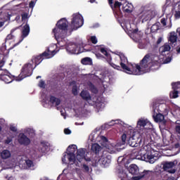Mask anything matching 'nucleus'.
<instances>
[{"mask_svg": "<svg viewBox=\"0 0 180 180\" xmlns=\"http://www.w3.org/2000/svg\"><path fill=\"white\" fill-rule=\"evenodd\" d=\"M67 32H68V20L66 18L59 20L56 27L52 30L56 40L57 39H65L67 36Z\"/></svg>", "mask_w": 180, "mask_h": 180, "instance_id": "obj_1", "label": "nucleus"}, {"mask_svg": "<svg viewBox=\"0 0 180 180\" xmlns=\"http://www.w3.org/2000/svg\"><path fill=\"white\" fill-rule=\"evenodd\" d=\"M139 66L141 68V74H143V68H153V67H155L154 69L158 70L160 67V63L157 60H154L153 53H148L141 60Z\"/></svg>", "mask_w": 180, "mask_h": 180, "instance_id": "obj_2", "label": "nucleus"}, {"mask_svg": "<svg viewBox=\"0 0 180 180\" xmlns=\"http://www.w3.org/2000/svg\"><path fill=\"white\" fill-rule=\"evenodd\" d=\"M120 58L121 60V62L120 64L124 72H126L127 74H129L132 75H141V67H140V65H135V68H134L131 70L126 64V63H127V58H126L124 55H121Z\"/></svg>", "mask_w": 180, "mask_h": 180, "instance_id": "obj_3", "label": "nucleus"}, {"mask_svg": "<svg viewBox=\"0 0 180 180\" xmlns=\"http://www.w3.org/2000/svg\"><path fill=\"white\" fill-rule=\"evenodd\" d=\"M56 55V51H50V50L45 51L39 55L32 56L31 59L32 64H34V68H36L37 65H40L43 60H46L47 58H51L53 56Z\"/></svg>", "mask_w": 180, "mask_h": 180, "instance_id": "obj_4", "label": "nucleus"}, {"mask_svg": "<svg viewBox=\"0 0 180 180\" xmlns=\"http://www.w3.org/2000/svg\"><path fill=\"white\" fill-rule=\"evenodd\" d=\"M5 65L4 60L0 61V80L4 81L5 84H11L15 79V76L12 75L9 71L2 69Z\"/></svg>", "mask_w": 180, "mask_h": 180, "instance_id": "obj_5", "label": "nucleus"}, {"mask_svg": "<svg viewBox=\"0 0 180 180\" xmlns=\"http://www.w3.org/2000/svg\"><path fill=\"white\" fill-rule=\"evenodd\" d=\"M34 69L35 68H33V64L32 63H25L21 69L18 81H22V79H25V78H27V77H31Z\"/></svg>", "mask_w": 180, "mask_h": 180, "instance_id": "obj_6", "label": "nucleus"}, {"mask_svg": "<svg viewBox=\"0 0 180 180\" xmlns=\"http://www.w3.org/2000/svg\"><path fill=\"white\" fill-rule=\"evenodd\" d=\"M84 25V18L79 13H75L72 15V19L71 24L70 25V29L72 30H77L79 29Z\"/></svg>", "mask_w": 180, "mask_h": 180, "instance_id": "obj_7", "label": "nucleus"}, {"mask_svg": "<svg viewBox=\"0 0 180 180\" xmlns=\"http://www.w3.org/2000/svg\"><path fill=\"white\" fill-rule=\"evenodd\" d=\"M68 159L70 164H75V153H77V145H70L67 148Z\"/></svg>", "mask_w": 180, "mask_h": 180, "instance_id": "obj_8", "label": "nucleus"}, {"mask_svg": "<svg viewBox=\"0 0 180 180\" xmlns=\"http://www.w3.org/2000/svg\"><path fill=\"white\" fill-rule=\"evenodd\" d=\"M153 113H156V112L158 113H164V115L168 113V108L165 103H153Z\"/></svg>", "mask_w": 180, "mask_h": 180, "instance_id": "obj_9", "label": "nucleus"}, {"mask_svg": "<svg viewBox=\"0 0 180 180\" xmlns=\"http://www.w3.org/2000/svg\"><path fill=\"white\" fill-rule=\"evenodd\" d=\"M126 140H127L129 144L134 147L135 144L133 145V143H136V132L134 131H130V134L126 135V134H123L122 135V141L123 144L126 143Z\"/></svg>", "mask_w": 180, "mask_h": 180, "instance_id": "obj_10", "label": "nucleus"}, {"mask_svg": "<svg viewBox=\"0 0 180 180\" xmlns=\"http://www.w3.org/2000/svg\"><path fill=\"white\" fill-rule=\"evenodd\" d=\"M77 153L76 158L79 162H82V160H84L86 162H92L91 158L85 156V150L84 149L80 148L77 150Z\"/></svg>", "mask_w": 180, "mask_h": 180, "instance_id": "obj_11", "label": "nucleus"}, {"mask_svg": "<svg viewBox=\"0 0 180 180\" xmlns=\"http://www.w3.org/2000/svg\"><path fill=\"white\" fill-rule=\"evenodd\" d=\"M153 18H154V16H153V11L151 10L143 11L139 14V19L142 20V23L148 20H151Z\"/></svg>", "mask_w": 180, "mask_h": 180, "instance_id": "obj_12", "label": "nucleus"}, {"mask_svg": "<svg viewBox=\"0 0 180 180\" xmlns=\"http://www.w3.org/2000/svg\"><path fill=\"white\" fill-rule=\"evenodd\" d=\"M100 51H101V53H102V54H104V56H105L108 63H109V64L111 65V67H112V68H115V70H120V65H117L115 63H111L112 62V56L109 54V53H108V51L106 50V49L101 48Z\"/></svg>", "mask_w": 180, "mask_h": 180, "instance_id": "obj_13", "label": "nucleus"}, {"mask_svg": "<svg viewBox=\"0 0 180 180\" xmlns=\"http://www.w3.org/2000/svg\"><path fill=\"white\" fill-rule=\"evenodd\" d=\"M67 51L71 54H79V46L77 44H70L66 47Z\"/></svg>", "mask_w": 180, "mask_h": 180, "instance_id": "obj_14", "label": "nucleus"}, {"mask_svg": "<svg viewBox=\"0 0 180 180\" xmlns=\"http://www.w3.org/2000/svg\"><path fill=\"white\" fill-rule=\"evenodd\" d=\"M18 143L21 146H29L30 144V139H29L25 134L21 133L18 136Z\"/></svg>", "mask_w": 180, "mask_h": 180, "instance_id": "obj_15", "label": "nucleus"}, {"mask_svg": "<svg viewBox=\"0 0 180 180\" xmlns=\"http://www.w3.org/2000/svg\"><path fill=\"white\" fill-rule=\"evenodd\" d=\"M146 172H149L147 178H150V176H152L153 179H161L162 178V171L161 169H157L155 172L146 171Z\"/></svg>", "mask_w": 180, "mask_h": 180, "instance_id": "obj_16", "label": "nucleus"}, {"mask_svg": "<svg viewBox=\"0 0 180 180\" xmlns=\"http://www.w3.org/2000/svg\"><path fill=\"white\" fill-rule=\"evenodd\" d=\"M120 6H122V2L116 1L114 4V6H112V8H111L115 16H120V13H122V11H120Z\"/></svg>", "mask_w": 180, "mask_h": 180, "instance_id": "obj_17", "label": "nucleus"}, {"mask_svg": "<svg viewBox=\"0 0 180 180\" xmlns=\"http://www.w3.org/2000/svg\"><path fill=\"white\" fill-rule=\"evenodd\" d=\"M141 160L143 161H146V162H150V164H154V156L151 153H146L141 156Z\"/></svg>", "mask_w": 180, "mask_h": 180, "instance_id": "obj_18", "label": "nucleus"}, {"mask_svg": "<svg viewBox=\"0 0 180 180\" xmlns=\"http://www.w3.org/2000/svg\"><path fill=\"white\" fill-rule=\"evenodd\" d=\"M178 164V161L174 160L173 162H163V169L167 171L171 168H174L175 165Z\"/></svg>", "mask_w": 180, "mask_h": 180, "instance_id": "obj_19", "label": "nucleus"}, {"mask_svg": "<svg viewBox=\"0 0 180 180\" xmlns=\"http://www.w3.org/2000/svg\"><path fill=\"white\" fill-rule=\"evenodd\" d=\"M80 96L83 101H92V96H91V94H89V91L86 90H82L80 93Z\"/></svg>", "mask_w": 180, "mask_h": 180, "instance_id": "obj_20", "label": "nucleus"}, {"mask_svg": "<svg viewBox=\"0 0 180 180\" xmlns=\"http://www.w3.org/2000/svg\"><path fill=\"white\" fill-rule=\"evenodd\" d=\"M100 161L102 165H104V167H109V164H110V162H112V160H110V159L108 158H103L101 159L98 158V160H96L95 161V164H98V162H99Z\"/></svg>", "mask_w": 180, "mask_h": 180, "instance_id": "obj_21", "label": "nucleus"}, {"mask_svg": "<svg viewBox=\"0 0 180 180\" xmlns=\"http://www.w3.org/2000/svg\"><path fill=\"white\" fill-rule=\"evenodd\" d=\"M29 33H30V27L29 24L26 23L22 28V37L25 39V37H27L29 36Z\"/></svg>", "mask_w": 180, "mask_h": 180, "instance_id": "obj_22", "label": "nucleus"}, {"mask_svg": "<svg viewBox=\"0 0 180 180\" xmlns=\"http://www.w3.org/2000/svg\"><path fill=\"white\" fill-rule=\"evenodd\" d=\"M153 117L155 120V122H162V120H164V113L162 112H154V114L153 115Z\"/></svg>", "mask_w": 180, "mask_h": 180, "instance_id": "obj_23", "label": "nucleus"}, {"mask_svg": "<svg viewBox=\"0 0 180 180\" xmlns=\"http://www.w3.org/2000/svg\"><path fill=\"white\" fill-rule=\"evenodd\" d=\"M49 102L52 105H55V106H59L60 103H61V100L54 96H50Z\"/></svg>", "mask_w": 180, "mask_h": 180, "instance_id": "obj_24", "label": "nucleus"}, {"mask_svg": "<svg viewBox=\"0 0 180 180\" xmlns=\"http://www.w3.org/2000/svg\"><path fill=\"white\" fill-rule=\"evenodd\" d=\"M101 150H102V147L99 144L93 143L91 145V151L96 154V155L99 154V151H101Z\"/></svg>", "mask_w": 180, "mask_h": 180, "instance_id": "obj_25", "label": "nucleus"}, {"mask_svg": "<svg viewBox=\"0 0 180 180\" xmlns=\"http://www.w3.org/2000/svg\"><path fill=\"white\" fill-rule=\"evenodd\" d=\"M169 50H171V46L167 44H165L159 49V51L162 56H164V53H167V51H169Z\"/></svg>", "mask_w": 180, "mask_h": 180, "instance_id": "obj_26", "label": "nucleus"}, {"mask_svg": "<svg viewBox=\"0 0 180 180\" xmlns=\"http://www.w3.org/2000/svg\"><path fill=\"white\" fill-rule=\"evenodd\" d=\"M129 172L132 175H137V174H139V167L136 165H131L129 166Z\"/></svg>", "mask_w": 180, "mask_h": 180, "instance_id": "obj_27", "label": "nucleus"}, {"mask_svg": "<svg viewBox=\"0 0 180 180\" xmlns=\"http://www.w3.org/2000/svg\"><path fill=\"white\" fill-rule=\"evenodd\" d=\"M11 151H9L8 150H4L1 153V156L3 160H8V158H9L11 157Z\"/></svg>", "mask_w": 180, "mask_h": 180, "instance_id": "obj_28", "label": "nucleus"}, {"mask_svg": "<svg viewBox=\"0 0 180 180\" xmlns=\"http://www.w3.org/2000/svg\"><path fill=\"white\" fill-rule=\"evenodd\" d=\"M147 124H150V122L147 120L141 119L137 122V126L139 127H146Z\"/></svg>", "mask_w": 180, "mask_h": 180, "instance_id": "obj_29", "label": "nucleus"}, {"mask_svg": "<svg viewBox=\"0 0 180 180\" xmlns=\"http://www.w3.org/2000/svg\"><path fill=\"white\" fill-rule=\"evenodd\" d=\"M176 40H178V37L175 34V32H171L170 37L169 38V41H170V44H174V43H176Z\"/></svg>", "mask_w": 180, "mask_h": 180, "instance_id": "obj_30", "label": "nucleus"}, {"mask_svg": "<svg viewBox=\"0 0 180 180\" xmlns=\"http://www.w3.org/2000/svg\"><path fill=\"white\" fill-rule=\"evenodd\" d=\"M170 99H176L179 96V91L173 89L169 93Z\"/></svg>", "mask_w": 180, "mask_h": 180, "instance_id": "obj_31", "label": "nucleus"}, {"mask_svg": "<svg viewBox=\"0 0 180 180\" xmlns=\"http://www.w3.org/2000/svg\"><path fill=\"white\" fill-rule=\"evenodd\" d=\"M83 65H92V59L91 58H84L81 60Z\"/></svg>", "mask_w": 180, "mask_h": 180, "instance_id": "obj_32", "label": "nucleus"}, {"mask_svg": "<svg viewBox=\"0 0 180 180\" xmlns=\"http://www.w3.org/2000/svg\"><path fill=\"white\" fill-rule=\"evenodd\" d=\"M150 174V172H146V170L143 172L139 176H136L134 177V180H140L142 178H148L147 176Z\"/></svg>", "mask_w": 180, "mask_h": 180, "instance_id": "obj_33", "label": "nucleus"}, {"mask_svg": "<svg viewBox=\"0 0 180 180\" xmlns=\"http://www.w3.org/2000/svg\"><path fill=\"white\" fill-rule=\"evenodd\" d=\"M158 30H160V22L153 24L150 27V32L152 33H155Z\"/></svg>", "mask_w": 180, "mask_h": 180, "instance_id": "obj_34", "label": "nucleus"}, {"mask_svg": "<svg viewBox=\"0 0 180 180\" xmlns=\"http://www.w3.org/2000/svg\"><path fill=\"white\" fill-rule=\"evenodd\" d=\"M20 27H17L15 28H13L11 30V34H8L7 37H6V40H12V39H13L15 37L12 34V33H13V32H15V30H18V29H19Z\"/></svg>", "mask_w": 180, "mask_h": 180, "instance_id": "obj_35", "label": "nucleus"}, {"mask_svg": "<svg viewBox=\"0 0 180 180\" xmlns=\"http://www.w3.org/2000/svg\"><path fill=\"white\" fill-rule=\"evenodd\" d=\"M172 88L176 91H180V82H172Z\"/></svg>", "mask_w": 180, "mask_h": 180, "instance_id": "obj_36", "label": "nucleus"}, {"mask_svg": "<svg viewBox=\"0 0 180 180\" xmlns=\"http://www.w3.org/2000/svg\"><path fill=\"white\" fill-rule=\"evenodd\" d=\"M89 89L92 94H98V89L92 83L89 84Z\"/></svg>", "mask_w": 180, "mask_h": 180, "instance_id": "obj_37", "label": "nucleus"}, {"mask_svg": "<svg viewBox=\"0 0 180 180\" xmlns=\"http://www.w3.org/2000/svg\"><path fill=\"white\" fill-rule=\"evenodd\" d=\"M122 11L125 13H131L132 11L129 8V6L126 5V6L122 7Z\"/></svg>", "mask_w": 180, "mask_h": 180, "instance_id": "obj_38", "label": "nucleus"}, {"mask_svg": "<svg viewBox=\"0 0 180 180\" xmlns=\"http://www.w3.org/2000/svg\"><path fill=\"white\" fill-rule=\"evenodd\" d=\"M72 94H73V95L75 96H77V95H78V89L76 85H74L72 88Z\"/></svg>", "mask_w": 180, "mask_h": 180, "instance_id": "obj_39", "label": "nucleus"}, {"mask_svg": "<svg viewBox=\"0 0 180 180\" xmlns=\"http://www.w3.org/2000/svg\"><path fill=\"white\" fill-rule=\"evenodd\" d=\"M25 164L28 168H32V167H33V161L31 160H25Z\"/></svg>", "mask_w": 180, "mask_h": 180, "instance_id": "obj_40", "label": "nucleus"}, {"mask_svg": "<svg viewBox=\"0 0 180 180\" xmlns=\"http://www.w3.org/2000/svg\"><path fill=\"white\" fill-rule=\"evenodd\" d=\"M90 40L93 44H96V43H98V39H96V37L95 36L91 37Z\"/></svg>", "mask_w": 180, "mask_h": 180, "instance_id": "obj_41", "label": "nucleus"}, {"mask_svg": "<svg viewBox=\"0 0 180 180\" xmlns=\"http://www.w3.org/2000/svg\"><path fill=\"white\" fill-rule=\"evenodd\" d=\"M39 88H43V89L46 88V83L44 82V81L40 80L39 83Z\"/></svg>", "mask_w": 180, "mask_h": 180, "instance_id": "obj_42", "label": "nucleus"}, {"mask_svg": "<svg viewBox=\"0 0 180 180\" xmlns=\"http://www.w3.org/2000/svg\"><path fill=\"white\" fill-rule=\"evenodd\" d=\"M82 168L84 172H89V167L88 165L84 164Z\"/></svg>", "mask_w": 180, "mask_h": 180, "instance_id": "obj_43", "label": "nucleus"}, {"mask_svg": "<svg viewBox=\"0 0 180 180\" xmlns=\"http://www.w3.org/2000/svg\"><path fill=\"white\" fill-rule=\"evenodd\" d=\"M42 147L45 148V150H47L49 148V143H46L45 141H43L41 143Z\"/></svg>", "mask_w": 180, "mask_h": 180, "instance_id": "obj_44", "label": "nucleus"}, {"mask_svg": "<svg viewBox=\"0 0 180 180\" xmlns=\"http://www.w3.org/2000/svg\"><path fill=\"white\" fill-rule=\"evenodd\" d=\"M96 57L100 60L102 58H105V56H103V55L101 54L100 53H96Z\"/></svg>", "mask_w": 180, "mask_h": 180, "instance_id": "obj_45", "label": "nucleus"}, {"mask_svg": "<svg viewBox=\"0 0 180 180\" xmlns=\"http://www.w3.org/2000/svg\"><path fill=\"white\" fill-rule=\"evenodd\" d=\"M160 22L162 23V25H163V26H167V18H162Z\"/></svg>", "mask_w": 180, "mask_h": 180, "instance_id": "obj_46", "label": "nucleus"}, {"mask_svg": "<svg viewBox=\"0 0 180 180\" xmlns=\"http://www.w3.org/2000/svg\"><path fill=\"white\" fill-rule=\"evenodd\" d=\"M10 130L11 131H13L14 133H16V131H18V129H16V127L13 126L10 127Z\"/></svg>", "mask_w": 180, "mask_h": 180, "instance_id": "obj_47", "label": "nucleus"}, {"mask_svg": "<svg viewBox=\"0 0 180 180\" xmlns=\"http://www.w3.org/2000/svg\"><path fill=\"white\" fill-rule=\"evenodd\" d=\"M174 16L176 19H179L180 18V11H176Z\"/></svg>", "mask_w": 180, "mask_h": 180, "instance_id": "obj_48", "label": "nucleus"}, {"mask_svg": "<svg viewBox=\"0 0 180 180\" xmlns=\"http://www.w3.org/2000/svg\"><path fill=\"white\" fill-rule=\"evenodd\" d=\"M21 18L22 20H26V19H27V13L22 14Z\"/></svg>", "mask_w": 180, "mask_h": 180, "instance_id": "obj_49", "label": "nucleus"}, {"mask_svg": "<svg viewBox=\"0 0 180 180\" xmlns=\"http://www.w3.org/2000/svg\"><path fill=\"white\" fill-rule=\"evenodd\" d=\"M34 5H36V4L34 3V1H31L30 2L29 7H30V8H34Z\"/></svg>", "mask_w": 180, "mask_h": 180, "instance_id": "obj_50", "label": "nucleus"}, {"mask_svg": "<svg viewBox=\"0 0 180 180\" xmlns=\"http://www.w3.org/2000/svg\"><path fill=\"white\" fill-rule=\"evenodd\" d=\"M11 143H12V139H11L10 138H8L5 140V144H11Z\"/></svg>", "mask_w": 180, "mask_h": 180, "instance_id": "obj_51", "label": "nucleus"}, {"mask_svg": "<svg viewBox=\"0 0 180 180\" xmlns=\"http://www.w3.org/2000/svg\"><path fill=\"white\" fill-rule=\"evenodd\" d=\"M64 133L65 134H70L71 133V131L70 130V129L66 128L64 129Z\"/></svg>", "mask_w": 180, "mask_h": 180, "instance_id": "obj_52", "label": "nucleus"}, {"mask_svg": "<svg viewBox=\"0 0 180 180\" xmlns=\"http://www.w3.org/2000/svg\"><path fill=\"white\" fill-rule=\"evenodd\" d=\"M65 157H67V154H65L63 155V157L62 158V162H63V164H67L66 160H65Z\"/></svg>", "mask_w": 180, "mask_h": 180, "instance_id": "obj_53", "label": "nucleus"}, {"mask_svg": "<svg viewBox=\"0 0 180 180\" xmlns=\"http://www.w3.org/2000/svg\"><path fill=\"white\" fill-rule=\"evenodd\" d=\"M108 4L110 6V8H113V0H108Z\"/></svg>", "mask_w": 180, "mask_h": 180, "instance_id": "obj_54", "label": "nucleus"}, {"mask_svg": "<svg viewBox=\"0 0 180 180\" xmlns=\"http://www.w3.org/2000/svg\"><path fill=\"white\" fill-rule=\"evenodd\" d=\"M170 174H175L176 172V169H172L171 170L169 171Z\"/></svg>", "mask_w": 180, "mask_h": 180, "instance_id": "obj_55", "label": "nucleus"}, {"mask_svg": "<svg viewBox=\"0 0 180 180\" xmlns=\"http://www.w3.org/2000/svg\"><path fill=\"white\" fill-rule=\"evenodd\" d=\"M161 41H162V38H161V37L158 38V39L157 41V44H160L161 43Z\"/></svg>", "mask_w": 180, "mask_h": 180, "instance_id": "obj_56", "label": "nucleus"}, {"mask_svg": "<svg viewBox=\"0 0 180 180\" xmlns=\"http://www.w3.org/2000/svg\"><path fill=\"white\" fill-rule=\"evenodd\" d=\"M174 147H175V148H179V147H180L179 143H175V144H174Z\"/></svg>", "mask_w": 180, "mask_h": 180, "instance_id": "obj_57", "label": "nucleus"}, {"mask_svg": "<svg viewBox=\"0 0 180 180\" xmlns=\"http://www.w3.org/2000/svg\"><path fill=\"white\" fill-rule=\"evenodd\" d=\"M177 33H179V41H180V29H177Z\"/></svg>", "mask_w": 180, "mask_h": 180, "instance_id": "obj_58", "label": "nucleus"}, {"mask_svg": "<svg viewBox=\"0 0 180 180\" xmlns=\"http://www.w3.org/2000/svg\"><path fill=\"white\" fill-rule=\"evenodd\" d=\"M4 25H5V22H0V27H2V26H4Z\"/></svg>", "mask_w": 180, "mask_h": 180, "instance_id": "obj_59", "label": "nucleus"}, {"mask_svg": "<svg viewBox=\"0 0 180 180\" xmlns=\"http://www.w3.org/2000/svg\"><path fill=\"white\" fill-rule=\"evenodd\" d=\"M138 32H139V29H135L133 31L134 33H137Z\"/></svg>", "mask_w": 180, "mask_h": 180, "instance_id": "obj_60", "label": "nucleus"}, {"mask_svg": "<svg viewBox=\"0 0 180 180\" xmlns=\"http://www.w3.org/2000/svg\"><path fill=\"white\" fill-rule=\"evenodd\" d=\"M20 19V15H18L15 18V20H19Z\"/></svg>", "mask_w": 180, "mask_h": 180, "instance_id": "obj_61", "label": "nucleus"}, {"mask_svg": "<svg viewBox=\"0 0 180 180\" xmlns=\"http://www.w3.org/2000/svg\"><path fill=\"white\" fill-rule=\"evenodd\" d=\"M103 139L105 140V141H108V138L103 136Z\"/></svg>", "mask_w": 180, "mask_h": 180, "instance_id": "obj_62", "label": "nucleus"}, {"mask_svg": "<svg viewBox=\"0 0 180 180\" xmlns=\"http://www.w3.org/2000/svg\"><path fill=\"white\" fill-rule=\"evenodd\" d=\"M96 0H90L91 4H94V2H95Z\"/></svg>", "mask_w": 180, "mask_h": 180, "instance_id": "obj_63", "label": "nucleus"}, {"mask_svg": "<svg viewBox=\"0 0 180 180\" xmlns=\"http://www.w3.org/2000/svg\"><path fill=\"white\" fill-rule=\"evenodd\" d=\"M39 78H41V76H37V79H39Z\"/></svg>", "mask_w": 180, "mask_h": 180, "instance_id": "obj_64", "label": "nucleus"}]
</instances>
